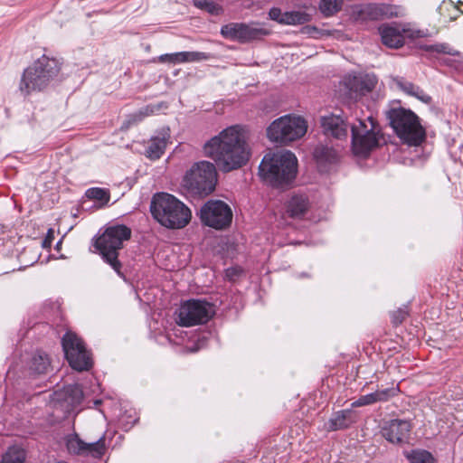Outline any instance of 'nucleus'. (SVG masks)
I'll return each mask as SVG.
<instances>
[{
    "instance_id": "nucleus-33",
    "label": "nucleus",
    "mask_w": 463,
    "mask_h": 463,
    "mask_svg": "<svg viewBox=\"0 0 463 463\" xmlns=\"http://www.w3.org/2000/svg\"><path fill=\"white\" fill-rule=\"evenodd\" d=\"M194 4L196 7L207 11L211 14H220L222 13V7L212 0H194Z\"/></svg>"
},
{
    "instance_id": "nucleus-10",
    "label": "nucleus",
    "mask_w": 463,
    "mask_h": 463,
    "mask_svg": "<svg viewBox=\"0 0 463 463\" xmlns=\"http://www.w3.org/2000/svg\"><path fill=\"white\" fill-rule=\"evenodd\" d=\"M371 128H368L364 121L359 120L358 126L352 127V146L356 156H366L378 146V132L372 117L367 118Z\"/></svg>"
},
{
    "instance_id": "nucleus-11",
    "label": "nucleus",
    "mask_w": 463,
    "mask_h": 463,
    "mask_svg": "<svg viewBox=\"0 0 463 463\" xmlns=\"http://www.w3.org/2000/svg\"><path fill=\"white\" fill-rule=\"evenodd\" d=\"M200 217L205 225L222 230L231 224L232 212L222 201H209L201 208Z\"/></svg>"
},
{
    "instance_id": "nucleus-19",
    "label": "nucleus",
    "mask_w": 463,
    "mask_h": 463,
    "mask_svg": "<svg viewBox=\"0 0 463 463\" xmlns=\"http://www.w3.org/2000/svg\"><path fill=\"white\" fill-rule=\"evenodd\" d=\"M56 401L61 402L66 411L79 405L83 399V392L78 384L68 385L61 392L55 393Z\"/></svg>"
},
{
    "instance_id": "nucleus-21",
    "label": "nucleus",
    "mask_w": 463,
    "mask_h": 463,
    "mask_svg": "<svg viewBox=\"0 0 463 463\" xmlns=\"http://www.w3.org/2000/svg\"><path fill=\"white\" fill-rule=\"evenodd\" d=\"M269 15L274 21L289 25L303 24L310 20V15L305 12L291 11L281 13L279 8H271Z\"/></svg>"
},
{
    "instance_id": "nucleus-3",
    "label": "nucleus",
    "mask_w": 463,
    "mask_h": 463,
    "mask_svg": "<svg viewBox=\"0 0 463 463\" xmlns=\"http://www.w3.org/2000/svg\"><path fill=\"white\" fill-rule=\"evenodd\" d=\"M151 213L162 225L169 229H182L191 221V210L179 199L167 193H159L151 201Z\"/></svg>"
},
{
    "instance_id": "nucleus-35",
    "label": "nucleus",
    "mask_w": 463,
    "mask_h": 463,
    "mask_svg": "<svg viewBox=\"0 0 463 463\" xmlns=\"http://www.w3.org/2000/svg\"><path fill=\"white\" fill-rule=\"evenodd\" d=\"M86 196L89 199H93L98 202H101L102 203H107L109 200V194L107 190L94 187L90 188L86 191Z\"/></svg>"
},
{
    "instance_id": "nucleus-17",
    "label": "nucleus",
    "mask_w": 463,
    "mask_h": 463,
    "mask_svg": "<svg viewBox=\"0 0 463 463\" xmlns=\"http://www.w3.org/2000/svg\"><path fill=\"white\" fill-rule=\"evenodd\" d=\"M363 13L373 20L403 16L404 9L401 6L387 4H369Z\"/></svg>"
},
{
    "instance_id": "nucleus-23",
    "label": "nucleus",
    "mask_w": 463,
    "mask_h": 463,
    "mask_svg": "<svg viewBox=\"0 0 463 463\" xmlns=\"http://www.w3.org/2000/svg\"><path fill=\"white\" fill-rule=\"evenodd\" d=\"M169 129H163L157 136L153 137L146 149V156L150 159H158L164 153L168 139Z\"/></svg>"
},
{
    "instance_id": "nucleus-7",
    "label": "nucleus",
    "mask_w": 463,
    "mask_h": 463,
    "mask_svg": "<svg viewBox=\"0 0 463 463\" xmlns=\"http://www.w3.org/2000/svg\"><path fill=\"white\" fill-rule=\"evenodd\" d=\"M307 131V122L298 115L281 116L267 128V137L269 141L279 145H289L300 139Z\"/></svg>"
},
{
    "instance_id": "nucleus-40",
    "label": "nucleus",
    "mask_w": 463,
    "mask_h": 463,
    "mask_svg": "<svg viewBox=\"0 0 463 463\" xmlns=\"http://www.w3.org/2000/svg\"><path fill=\"white\" fill-rule=\"evenodd\" d=\"M232 272H233L232 269H227V271H226L227 276L231 277L232 276Z\"/></svg>"
},
{
    "instance_id": "nucleus-36",
    "label": "nucleus",
    "mask_w": 463,
    "mask_h": 463,
    "mask_svg": "<svg viewBox=\"0 0 463 463\" xmlns=\"http://www.w3.org/2000/svg\"><path fill=\"white\" fill-rule=\"evenodd\" d=\"M182 59L184 62H197L202 61H207L210 59V54L202 52H181Z\"/></svg>"
},
{
    "instance_id": "nucleus-27",
    "label": "nucleus",
    "mask_w": 463,
    "mask_h": 463,
    "mask_svg": "<svg viewBox=\"0 0 463 463\" xmlns=\"http://www.w3.org/2000/svg\"><path fill=\"white\" fill-rule=\"evenodd\" d=\"M438 12L440 15V21L443 23L456 20L462 14V11L451 0H444L438 7Z\"/></svg>"
},
{
    "instance_id": "nucleus-2",
    "label": "nucleus",
    "mask_w": 463,
    "mask_h": 463,
    "mask_svg": "<svg viewBox=\"0 0 463 463\" xmlns=\"http://www.w3.org/2000/svg\"><path fill=\"white\" fill-rule=\"evenodd\" d=\"M298 159L290 151L267 154L260 166V178L274 187H283L296 178Z\"/></svg>"
},
{
    "instance_id": "nucleus-39",
    "label": "nucleus",
    "mask_w": 463,
    "mask_h": 463,
    "mask_svg": "<svg viewBox=\"0 0 463 463\" xmlns=\"http://www.w3.org/2000/svg\"><path fill=\"white\" fill-rule=\"evenodd\" d=\"M54 239V232L50 229L46 234V237L44 238L43 241V248H51L52 241Z\"/></svg>"
},
{
    "instance_id": "nucleus-22",
    "label": "nucleus",
    "mask_w": 463,
    "mask_h": 463,
    "mask_svg": "<svg viewBox=\"0 0 463 463\" xmlns=\"http://www.w3.org/2000/svg\"><path fill=\"white\" fill-rule=\"evenodd\" d=\"M398 388L392 387L383 390H378L374 392L361 396L352 402V407H361L370 405L375 402H383L396 395Z\"/></svg>"
},
{
    "instance_id": "nucleus-29",
    "label": "nucleus",
    "mask_w": 463,
    "mask_h": 463,
    "mask_svg": "<svg viewBox=\"0 0 463 463\" xmlns=\"http://www.w3.org/2000/svg\"><path fill=\"white\" fill-rule=\"evenodd\" d=\"M410 463H435V458L430 452L424 449H413L405 453Z\"/></svg>"
},
{
    "instance_id": "nucleus-9",
    "label": "nucleus",
    "mask_w": 463,
    "mask_h": 463,
    "mask_svg": "<svg viewBox=\"0 0 463 463\" xmlns=\"http://www.w3.org/2000/svg\"><path fill=\"white\" fill-rule=\"evenodd\" d=\"M62 349L71 367L78 372L92 367V359L83 341L75 333L68 331L61 339Z\"/></svg>"
},
{
    "instance_id": "nucleus-24",
    "label": "nucleus",
    "mask_w": 463,
    "mask_h": 463,
    "mask_svg": "<svg viewBox=\"0 0 463 463\" xmlns=\"http://www.w3.org/2000/svg\"><path fill=\"white\" fill-rule=\"evenodd\" d=\"M393 82L396 88L406 95L414 97L425 104H430L431 102V97L412 82H410L402 78H396L393 80Z\"/></svg>"
},
{
    "instance_id": "nucleus-6",
    "label": "nucleus",
    "mask_w": 463,
    "mask_h": 463,
    "mask_svg": "<svg viewBox=\"0 0 463 463\" xmlns=\"http://www.w3.org/2000/svg\"><path fill=\"white\" fill-rule=\"evenodd\" d=\"M130 229L125 225L110 226L95 242V247L102 259L120 276L121 263L118 260V250L122 248L123 242L130 238Z\"/></svg>"
},
{
    "instance_id": "nucleus-16",
    "label": "nucleus",
    "mask_w": 463,
    "mask_h": 463,
    "mask_svg": "<svg viewBox=\"0 0 463 463\" xmlns=\"http://www.w3.org/2000/svg\"><path fill=\"white\" fill-rule=\"evenodd\" d=\"M320 124L325 135L336 139L347 137V124L340 115L328 114L321 117Z\"/></svg>"
},
{
    "instance_id": "nucleus-20",
    "label": "nucleus",
    "mask_w": 463,
    "mask_h": 463,
    "mask_svg": "<svg viewBox=\"0 0 463 463\" xmlns=\"http://www.w3.org/2000/svg\"><path fill=\"white\" fill-rule=\"evenodd\" d=\"M382 42L389 48H399L404 43L405 29L399 25H382L379 27Z\"/></svg>"
},
{
    "instance_id": "nucleus-34",
    "label": "nucleus",
    "mask_w": 463,
    "mask_h": 463,
    "mask_svg": "<svg viewBox=\"0 0 463 463\" xmlns=\"http://www.w3.org/2000/svg\"><path fill=\"white\" fill-rule=\"evenodd\" d=\"M342 5V0H321L319 8L326 15H332L336 13Z\"/></svg>"
},
{
    "instance_id": "nucleus-13",
    "label": "nucleus",
    "mask_w": 463,
    "mask_h": 463,
    "mask_svg": "<svg viewBox=\"0 0 463 463\" xmlns=\"http://www.w3.org/2000/svg\"><path fill=\"white\" fill-rule=\"evenodd\" d=\"M221 34L232 41L246 43L257 39L260 35L268 34V31L243 23H231L221 28Z\"/></svg>"
},
{
    "instance_id": "nucleus-15",
    "label": "nucleus",
    "mask_w": 463,
    "mask_h": 463,
    "mask_svg": "<svg viewBox=\"0 0 463 463\" xmlns=\"http://www.w3.org/2000/svg\"><path fill=\"white\" fill-rule=\"evenodd\" d=\"M411 423L405 420H392L382 430L383 436L392 443H400L408 438Z\"/></svg>"
},
{
    "instance_id": "nucleus-31",
    "label": "nucleus",
    "mask_w": 463,
    "mask_h": 463,
    "mask_svg": "<svg viewBox=\"0 0 463 463\" xmlns=\"http://www.w3.org/2000/svg\"><path fill=\"white\" fill-rule=\"evenodd\" d=\"M159 108H156L155 106L148 105L142 109H140L137 112L129 116L128 124H137V122L142 121L146 117H148L155 113V111L158 110Z\"/></svg>"
},
{
    "instance_id": "nucleus-4",
    "label": "nucleus",
    "mask_w": 463,
    "mask_h": 463,
    "mask_svg": "<svg viewBox=\"0 0 463 463\" xmlns=\"http://www.w3.org/2000/svg\"><path fill=\"white\" fill-rule=\"evenodd\" d=\"M390 126L397 137L411 146H418L425 138V130L419 117L411 109L392 107L386 112Z\"/></svg>"
},
{
    "instance_id": "nucleus-41",
    "label": "nucleus",
    "mask_w": 463,
    "mask_h": 463,
    "mask_svg": "<svg viewBox=\"0 0 463 463\" xmlns=\"http://www.w3.org/2000/svg\"><path fill=\"white\" fill-rule=\"evenodd\" d=\"M61 245V241H58V242H57V244H56V248H57V249H59Z\"/></svg>"
},
{
    "instance_id": "nucleus-1",
    "label": "nucleus",
    "mask_w": 463,
    "mask_h": 463,
    "mask_svg": "<svg viewBox=\"0 0 463 463\" xmlns=\"http://www.w3.org/2000/svg\"><path fill=\"white\" fill-rule=\"evenodd\" d=\"M205 156L215 162L199 161L186 171L183 185L191 194L206 196L217 184L216 166L224 173L242 167L250 159V151L242 128L232 126L213 137L203 146Z\"/></svg>"
},
{
    "instance_id": "nucleus-38",
    "label": "nucleus",
    "mask_w": 463,
    "mask_h": 463,
    "mask_svg": "<svg viewBox=\"0 0 463 463\" xmlns=\"http://www.w3.org/2000/svg\"><path fill=\"white\" fill-rule=\"evenodd\" d=\"M407 313L403 309H399L393 312L392 315V323L396 326L402 324V321L405 319Z\"/></svg>"
},
{
    "instance_id": "nucleus-8",
    "label": "nucleus",
    "mask_w": 463,
    "mask_h": 463,
    "mask_svg": "<svg viewBox=\"0 0 463 463\" xmlns=\"http://www.w3.org/2000/svg\"><path fill=\"white\" fill-rule=\"evenodd\" d=\"M214 314V307L210 302L190 299L181 304L175 321L179 326L189 327L207 323Z\"/></svg>"
},
{
    "instance_id": "nucleus-37",
    "label": "nucleus",
    "mask_w": 463,
    "mask_h": 463,
    "mask_svg": "<svg viewBox=\"0 0 463 463\" xmlns=\"http://www.w3.org/2000/svg\"><path fill=\"white\" fill-rule=\"evenodd\" d=\"M181 55H182L181 52H175V53H166V54H163V55L159 56L158 59L161 62H169L172 64H178V63H183V61H181V59H182Z\"/></svg>"
},
{
    "instance_id": "nucleus-28",
    "label": "nucleus",
    "mask_w": 463,
    "mask_h": 463,
    "mask_svg": "<svg viewBox=\"0 0 463 463\" xmlns=\"http://www.w3.org/2000/svg\"><path fill=\"white\" fill-rule=\"evenodd\" d=\"M50 367L49 357L41 352L35 354L30 363V370L36 374L45 373Z\"/></svg>"
},
{
    "instance_id": "nucleus-30",
    "label": "nucleus",
    "mask_w": 463,
    "mask_h": 463,
    "mask_svg": "<svg viewBox=\"0 0 463 463\" xmlns=\"http://www.w3.org/2000/svg\"><path fill=\"white\" fill-rule=\"evenodd\" d=\"M25 458L24 450L18 447H11L3 456L1 463H24Z\"/></svg>"
},
{
    "instance_id": "nucleus-14",
    "label": "nucleus",
    "mask_w": 463,
    "mask_h": 463,
    "mask_svg": "<svg viewBox=\"0 0 463 463\" xmlns=\"http://www.w3.org/2000/svg\"><path fill=\"white\" fill-rule=\"evenodd\" d=\"M66 446L71 454L100 458L105 452V438L102 436L95 442L86 443L77 434H72L67 437Z\"/></svg>"
},
{
    "instance_id": "nucleus-5",
    "label": "nucleus",
    "mask_w": 463,
    "mask_h": 463,
    "mask_svg": "<svg viewBox=\"0 0 463 463\" xmlns=\"http://www.w3.org/2000/svg\"><path fill=\"white\" fill-rule=\"evenodd\" d=\"M61 69L56 59L42 56L28 67L21 79L19 89L24 95L42 90L54 79Z\"/></svg>"
},
{
    "instance_id": "nucleus-25",
    "label": "nucleus",
    "mask_w": 463,
    "mask_h": 463,
    "mask_svg": "<svg viewBox=\"0 0 463 463\" xmlns=\"http://www.w3.org/2000/svg\"><path fill=\"white\" fill-rule=\"evenodd\" d=\"M354 421L355 417L351 410L339 411L330 418L326 429L328 431L344 430L350 427Z\"/></svg>"
},
{
    "instance_id": "nucleus-12",
    "label": "nucleus",
    "mask_w": 463,
    "mask_h": 463,
    "mask_svg": "<svg viewBox=\"0 0 463 463\" xmlns=\"http://www.w3.org/2000/svg\"><path fill=\"white\" fill-rule=\"evenodd\" d=\"M377 82V77L373 73L348 74L342 80L352 99L371 92Z\"/></svg>"
},
{
    "instance_id": "nucleus-32",
    "label": "nucleus",
    "mask_w": 463,
    "mask_h": 463,
    "mask_svg": "<svg viewBox=\"0 0 463 463\" xmlns=\"http://www.w3.org/2000/svg\"><path fill=\"white\" fill-rule=\"evenodd\" d=\"M421 49L426 52H435L438 53H446L453 56L459 55V52L453 49L447 43H435L430 45H423Z\"/></svg>"
},
{
    "instance_id": "nucleus-26",
    "label": "nucleus",
    "mask_w": 463,
    "mask_h": 463,
    "mask_svg": "<svg viewBox=\"0 0 463 463\" xmlns=\"http://www.w3.org/2000/svg\"><path fill=\"white\" fill-rule=\"evenodd\" d=\"M309 207V202L304 194H295L287 203V212L291 217H299L305 214Z\"/></svg>"
},
{
    "instance_id": "nucleus-18",
    "label": "nucleus",
    "mask_w": 463,
    "mask_h": 463,
    "mask_svg": "<svg viewBox=\"0 0 463 463\" xmlns=\"http://www.w3.org/2000/svg\"><path fill=\"white\" fill-rule=\"evenodd\" d=\"M313 156L320 171H326L339 160L338 152L331 146L318 144L313 152Z\"/></svg>"
}]
</instances>
